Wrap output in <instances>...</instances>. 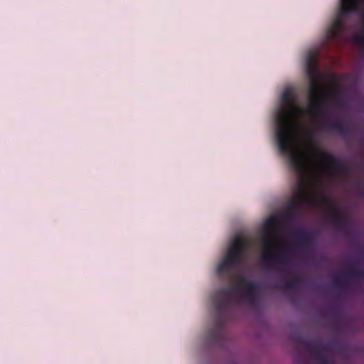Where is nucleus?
<instances>
[{"label": "nucleus", "instance_id": "obj_1", "mask_svg": "<svg viewBox=\"0 0 364 364\" xmlns=\"http://www.w3.org/2000/svg\"><path fill=\"white\" fill-rule=\"evenodd\" d=\"M304 114V111L290 101L285 102L277 114L278 143L289 156L298 177L292 205L317 203L322 195L316 172L328 173L333 166L332 157L317 147L302 124Z\"/></svg>", "mask_w": 364, "mask_h": 364}, {"label": "nucleus", "instance_id": "obj_2", "mask_svg": "<svg viewBox=\"0 0 364 364\" xmlns=\"http://www.w3.org/2000/svg\"><path fill=\"white\" fill-rule=\"evenodd\" d=\"M250 253V237L235 236L230 244L225 257L217 267V273L233 279V284L220 290L213 298L215 307L214 324L208 331L210 343L223 347L226 341L225 323L233 318L235 310L250 304V275L240 273Z\"/></svg>", "mask_w": 364, "mask_h": 364}, {"label": "nucleus", "instance_id": "obj_3", "mask_svg": "<svg viewBox=\"0 0 364 364\" xmlns=\"http://www.w3.org/2000/svg\"><path fill=\"white\" fill-rule=\"evenodd\" d=\"M321 90L316 82H312L309 91V104L307 113L310 116H314L318 108L321 100Z\"/></svg>", "mask_w": 364, "mask_h": 364}, {"label": "nucleus", "instance_id": "obj_4", "mask_svg": "<svg viewBox=\"0 0 364 364\" xmlns=\"http://www.w3.org/2000/svg\"><path fill=\"white\" fill-rule=\"evenodd\" d=\"M363 0H341V9L342 11L353 10L362 2Z\"/></svg>", "mask_w": 364, "mask_h": 364}, {"label": "nucleus", "instance_id": "obj_5", "mask_svg": "<svg viewBox=\"0 0 364 364\" xmlns=\"http://www.w3.org/2000/svg\"><path fill=\"white\" fill-rule=\"evenodd\" d=\"M341 21L338 18H336L331 26V27L328 29L329 35L333 36H335L337 33V31L340 26Z\"/></svg>", "mask_w": 364, "mask_h": 364}, {"label": "nucleus", "instance_id": "obj_6", "mask_svg": "<svg viewBox=\"0 0 364 364\" xmlns=\"http://www.w3.org/2000/svg\"><path fill=\"white\" fill-rule=\"evenodd\" d=\"M363 35H364V25H363V27L362 28V31L360 32V34H358L355 37V41H357V42H363L364 40L363 39Z\"/></svg>", "mask_w": 364, "mask_h": 364}, {"label": "nucleus", "instance_id": "obj_7", "mask_svg": "<svg viewBox=\"0 0 364 364\" xmlns=\"http://www.w3.org/2000/svg\"><path fill=\"white\" fill-rule=\"evenodd\" d=\"M270 245L271 246H274V242H273V244H271Z\"/></svg>", "mask_w": 364, "mask_h": 364}]
</instances>
